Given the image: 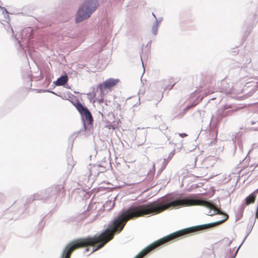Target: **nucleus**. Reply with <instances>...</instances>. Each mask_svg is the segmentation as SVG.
Returning a JSON list of instances; mask_svg holds the SVG:
<instances>
[{"mask_svg": "<svg viewBox=\"0 0 258 258\" xmlns=\"http://www.w3.org/2000/svg\"><path fill=\"white\" fill-rule=\"evenodd\" d=\"M224 216L225 217L224 219L218 221L217 222L185 228L182 230L178 231L176 232L173 233L171 234H169L162 238L160 239L157 241H156L155 242H153V243L146 247L142 251H141L135 258H143L145 256L149 253L150 252L156 249V248H158L160 246L164 244H166V243L172 240H173L182 236L190 234L200 231L204 230L211 228L213 226L218 225L225 221L228 218V216L227 214H224Z\"/></svg>", "mask_w": 258, "mask_h": 258, "instance_id": "obj_1", "label": "nucleus"}, {"mask_svg": "<svg viewBox=\"0 0 258 258\" xmlns=\"http://www.w3.org/2000/svg\"><path fill=\"white\" fill-rule=\"evenodd\" d=\"M98 6L97 0H85L78 11L76 22L79 23L90 17Z\"/></svg>", "mask_w": 258, "mask_h": 258, "instance_id": "obj_2", "label": "nucleus"}, {"mask_svg": "<svg viewBox=\"0 0 258 258\" xmlns=\"http://www.w3.org/2000/svg\"><path fill=\"white\" fill-rule=\"evenodd\" d=\"M76 107L82 116L84 121V126L86 130V121L88 125H91L93 121L92 115L89 109L80 102H78Z\"/></svg>", "mask_w": 258, "mask_h": 258, "instance_id": "obj_3", "label": "nucleus"}, {"mask_svg": "<svg viewBox=\"0 0 258 258\" xmlns=\"http://www.w3.org/2000/svg\"><path fill=\"white\" fill-rule=\"evenodd\" d=\"M64 192V187L62 185H53L42 190V194H43L42 196L45 200L50 198L54 199L58 194L63 195Z\"/></svg>", "mask_w": 258, "mask_h": 258, "instance_id": "obj_4", "label": "nucleus"}, {"mask_svg": "<svg viewBox=\"0 0 258 258\" xmlns=\"http://www.w3.org/2000/svg\"><path fill=\"white\" fill-rule=\"evenodd\" d=\"M230 108H231V106L230 105H225L221 107L217 111L215 114L212 116L211 121L217 123L221 121L223 117L231 115L233 110L226 111V110Z\"/></svg>", "mask_w": 258, "mask_h": 258, "instance_id": "obj_5", "label": "nucleus"}, {"mask_svg": "<svg viewBox=\"0 0 258 258\" xmlns=\"http://www.w3.org/2000/svg\"><path fill=\"white\" fill-rule=\"evenodd\" d=\"M241 89H236L233 87L232 83H228L226 80L222 81L221 86L219 88V92L225 95L229 94H239L241 92Z\"/></svg>", "mask_w": 258, "mask_h": 258, "instance_id": "obj_6", "label": "nucleus"}, {"mask_svg": "<svg viewBox=\"0 0 258 258\" xmlns=\"http://www.w3.org/2000/svg\"><path fill=\"white\" fill-rule=\"evenodd\" d=\"M118 82V79L110 78L106 80L102 84H99L98 87L101 90L103 89H109L115 86Z\"/></svg>", "mask_w": 258, "mask_h": 258, "instance_id": "obj_7", "label": "nucleus"}, {"mask_svg": "<svg viewBox=\"0 0 258 258\" xmlns=\"http://www.w3.org/2000/svg\"><path fill=\"white\" fill-rule=\"evenodd\" d=\"M215 163V160L214 157H209L204 160L203 166L205 169L212 167Z\"/></svg>", "mask_w": 258, "mask_h": 258, "instance_id": "obj_8", "label": "nucleus"}, {"mask_svg": "<svg viewBox=\"0 0 258 258\" xmlns=\"http://www.w3.org/2000/svg\"><path fill=\"white\" fill-rule=\"evenodd\" d=\"M68 81V76L67 74L60 76L54 82L56 86H63L67 83Z\"/></svg>", "mask_w": 258, "mask_h": 258, "instance_id": "obj_9", "label": "nucleus"}, {"mask_svg": "<svg viewBox=\"0 0 258 258\" xmlns=\"http://www.w3.org/2000/svg\"><path fill=\"white\" fill-rule=\"evenodd\" d=\"M43 194H42V190L38 192L32 196H31L27 199L28 202H32L34 200H45L44 197L42 196Z\"/></svg>", "mask_w": 258, "mask_h": 258, "instance_id": "obj_10", "label": "nucleus"}, {"mask_svg": "<svg viewBox=\"0 0 258 258\" xmlns=\"http://www.w3.org/2000/svg\"><path fill=\"white\" fill-rule=\"evenodd\" d=\"M196 174L195 176L197 177H202L207 173L206 169L203 166L202 168H197L196 169Z\"/></svg>", "mask_w": 258, "mask_h": 258, "instance_id": "obj_11", "label": "nucleus"}, {"mask_svg": "<svg viewBox=\"0 0 258 258\" xmlns=\"http://www.w3.org/2000/svg\"><path fill=\"white\" fill-rule=\"evenodd\" d=\"M255 199V195L254 192L251 193L250 195L247 197L245 199V204L248 205L251 203H253Z\"/></svg>", "mask_w": 258, "mask_h": 258, "instance_id": "obj_12", "label": "nucleus"}, {"mask_svg": "<svg viewBox=\"0 0 258 258\" xmlns=\"http://www.w3.org/2000/svg\"><path fill=\"white\" fill-rule=\"evenodd\" d=\"M114 202H112L111 200L107 201L105 204L103 205V207L105 210L109 211L114 206Z\"/></svg>", "mask_w": 258, "mask_h": 258, "instance_id": "obj_13", "label": "nucleus"}, {"mask_svg": "<svg viewBox=\"0 0 258 258\" xmlns=\"http://www.w3.org/2000/svg\"><path fill=\"white\" fill-rule=\"evenodd\" d=\"M159 25L158 24L157 22H154L152 27V32L155 36L158 34V27Z\"/></svg>", "mask_w": 258, "mask_h": 258, "instance_id": "obj_14", "label": "nucleus"}, {"mask_svg": "<svg viewBox=\"0 0 258 258\" xmlns=\"http://www.w3.org/2000/svg\"><path fill=\"white\" fill-rule=\"evenodd\" d=\"M27 33L29 34L28 36H25L26 37H27L28 39H30L31 38V35L32 33V29L31 27H28L24 30H23L22 34L24 35L25 33Z\"/></svg>", "mask_w": 258, "mask_h": 258, "instance_id": "obj_15", "label": "nucleus"}, {"mask_svg": "<svg viewBox=\"0 0 258 258\" xmlns=\"http://www.w3.org/2000/svg\"><path fill=\"white\" fill-rule=\"evenodd\" d=\"M68 168L69 170V172H70L74 167V161L72 157H69L68 158Z\"/></svg>", "mask_w": 258, "mask_h": 258, "instance_id": "obj_16", "label": "nucleus"}, {"mask_svg": "<svg viewBox=\"0 0 258 258\" xmlns=\"http://www.w3.org/2000/svg\"><path fill=\"white\" fill-rule=\"evenodd\" d=\"M89 166H90V167H88V168L90 169L89 175H91L93 174V170L94 169H95L96 168H97L98 167L96 165L92 166L91 165H90Z\"/></svg>", "mask_w": 258, "mask_h": 258, "instance_id": "obj_17", "label": "nucleus"}, {"mask_svg": "<svg viewBox=\"0 0 258 258\" xmlns=\"http://www.w3.org/2000/svg\"><path fill=\"white\" fill-rule=\"evenodd\" d=\"M168 162L169 161L167 160L166 159H164L162 162V166L161 168V171H162L163 169H164L166 168Z\"/></svg>", "mask_w": 258, "mask_h": 258, "instance_id": "obj_18", "label": "nucleus"}, {"mask_svg": "<svg viewBox=\"0 0 258 258\" xmlns=\"http://www.w3.org/2000/svg\"><path fill=\"white\" fill-rule=\"evenodd\" d=\"M0 9L2 10L3 14L4 15H6L7 17H9V15H8V12L7 10H6V9H5L4 7H2L1 6H0Z\"/></svg>", "mask_w": 258, "mask_h": 258, "instance_id": "obj_19", "label": "nucleus"}, {"mask_svg": "<svg viewBox=\"0 0 258 258\" xmlns=\"http://www.w3.org/2000/svg\"><path fill=\"white\" fill-rule=\"evenodd\" d=\"M229 255L228 254H227L226 256V258H235V257L234 256V255H233L232 254H231V252H232V250L231 249H229Z\"/></svg>", "mask_w": 258, "mask_h": 258, "instance_id": "obj_20", "label": "nucleus"}, {"mask_svg": "<svg viewBox=\"0 0 258 258\" xmlns=\"http://www.w3.org/2000/svg\"><path fill=\"white\" fill-rule=\"evenodd\" d=\"M163 20V18L162 17H160L159 18H156L154 22H157L158 24L160 25L161 23L162 22Z\"/></svg>", "mask_w": 258, "mask_h": 258, "instance_id": "obj_21", "label": "nucleus"}, {"mask_svg": "<svg viewBox=\"0 0 258 258\" xmlns=\"http://www.w3.org/2000/svg\"><path fill=\"white\" fill-rule=\"evenodd\" d=\"M145 93V89L144 88H141L138 92V94L139 95H143Z\"/></svg>", "mask_w": 258, "mask_h": 258, "instance_id": "obj_22", "label": "nucleus"}, {"mask_svg": "<svg viewBox=\"0 0 258 258\" xmlns=\"http://www.w3.org/2000/svg\"><path fill=\"white\" fill-rule=\"evenodd\" d=\"M179 135L182 138L187 136V135L185 133L179 134Z\"/></svg>", "mask_w": 258, "mask_h": 258, "instance_id": "obj_23", "label": "nucleus"}, {"mask_svg": "<svg viewBox=\"0 0 258 258\" xmlns=\"http://www.w3.org/2000/svg\"><path fill=\"white\" fill-rule=\"evenodd\" d=\"M172 155H173V154H172V153H171L170 154L169 157L167 158V159L166 160H168V161H169L170 160L171 158Z\"/></svg>", "mask_w": 258, "mask_h": 258, "instance_id": "obj_24", "label": "nucleus"}, {"mask_svg": "<svg viewBox=\"0 0 258 258\" xmlns=\"http://www.w3.org/2000/svg\"><path fill=\"white\" fill-rule=\"evenodd\" d=\"M244 242V240L242 241V243H241V244L238 246V247H237V249H236V251L238 252V250L239 249L240 247H241V246L242 245V244Z\"/></svg>", "mask_w": 258, "mask_h": 258, "instance_id": "obj_25", "label": "nucleus"}, {"mask_svg": "<svg viewBox=\"0 0 258 258\" xmlns=\"http://www.w3.org/2000/svg\"><path fill=\"white\" fill-rule=\"evenodd\" d=\"M174 85V84H173L171 86H167V87H166L165 89H169V90L171 89L173 87V86Z\"/></svg>", "mask_w": 258, "mask_h": 258, "instance_id": "obj_26", "label": "nucleus"}, {"mask_svg": "<svg viewBox=\"0 0 258 258\" xmlns=\"http://www.w3.org/2000/svg\"><path fill=\"white\" fill-rule=\"evenodd\" d=\"M249 233V232H247V235H246V236L245 237V238H244V239L243 240L244 241L246 239V238L247 237V236L248 235Z\"/></svg>", "mask_w": 258, "mask_h": 258, "instance_id": "obj_27", "label": "nucleus"}, {"mask_svg": "<svg viewBox=\"0 0 258 258\" xmlns=\"http://www.w3.org/2000/svg\"><path fill=\"white\" fill-rule=\"evenodd\" d=\"M255 217L256 218L258 219V211H256V213H255Z\"/></svg>", "mask_w": 258, "mask_h": 258, "instance_id": "obj_28", "label": "nucleus"}, {"mask_svg": "<svg viewBox=\"0 0 258 258\" xmlns=\"http://www.w3.org/2000/svg\"><path fill=\"white\" fill-rule=\"evenodd\" d=\"M237 252L236 251L235 252V253H234L233 254H232L233 255H234V256L235 257L237 254Z\"/></svg>", "mask_w": 258, "mask_h": 258, "instance_id": "obj_29", "label": "nucleus"}, {"mask_svg": "<svg viewBox=\"0 0 258 258\" xmlns=\"http://www.w3.org/2000/svg\"><path fill=\"white\" fill-rule=\"evenodd\" d=\"M89 249L88 248H86L85 251H84V252L85 253H87V251H88Z\"/></svg>", "mask_w": 258, "mask_h": 258, "instance_id": "obj_30", "label": "nucleus"}, {"mask_svg": "<svg viewBox=\"0 0 258 258\" xmlns=\"http://www.w3.org/2000/svg\"><path fill=\"white\" fill-rule=\"evenodd\" d=\"M258 192V188L256 189L253 192H254L255 195Z\"/></svg>", "mask_w": 258, "mask_h": 258, "instance_id": "obj_31", "label": "nucleus"}, {"mask_svg": "<svg viewBox=\"0 0 258 258\" xmlns=\"http://www.w3.org/2000/svg\"><path fill=\"white\" fill-rule=\"evenodd\" d=\"M152 15L155 18V19H156V18H157L156 16L155 15V14L153 13H152Z\"/></svg>", "mask_w": 258, "mask_h": 258, "instance_id": "obj_32", "label": "nucleus"}, {"mask_svg": "<svg viewBox=\"0 0 258 258\" xmlns=\"http://www.w3.org/2000/svg\"><path fill=\"white\" fill-rule=\"evenodd\" d=\"M189 108V107H188V106H187V107H186V108H184V110H185V111H186L187 109H188V108Z\"/></svg>", "mask_w": 258, "mask_h": 258, "instance_id": "obj_33", "label": "nucleus"}, {"mask_svg": "<svg viewBox=\"0 0 258 258\" xmlns=\"http://www.w3.org/2000/svg\"><path fill=\"white\" fill-rule=\"evenodd\" d=\"M254 146H255V144H253L252 146H253V148L254 147Z\"/></svg>", "mask_w": 258, "mask_h": 258, "instance_id": "obj_34", "label": "nucleus"}, {"mask_svg": "<svg viewBox=\"0 0 258 258\" xmlns=\"http://www.w3.org/2000/svg\"><path fill=\"white\" fill-rule=\"evenodd\" d=\"M11 30H12V32L14 33L13 30L12 28H11Z\"/></svg>", "mask_w": 258, "mask_h": 258, "instance_id": "obj_35", "label": "nucleus"}, {"mask_svg": "<svg viewBox=\"0 0 258 258\" xmlns=\"http://www.w3.org/2000/svg\"><path fill=\"white\" fill-rule=\"evenodd\" d=\"M215 99V98H212L211 99L213 100V99Z\"/></svg>", "mask_w": 258, "mask_h": 258, "instance_id": "obj_36", "label": "nucleus"}]
</instances>
